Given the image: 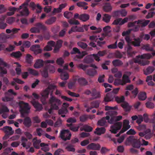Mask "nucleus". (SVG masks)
I'll return each mask as SVG.
<instances>
[{"label":"nucleus","instance_id":"1","mask_svg":"<svg viewBox=\"0 0 155 155\" xmlns=\"http://www.w3.org/2000/svg\"><path fill=\"white\" fill-rule=\"evenodd\" d=\"M56 88V86L52 84H50L48 87L42 93L41 95L43 98L41 99V100L43 104H46L45 98L48 97L50 92H51L50 94L52 96L53 93V90Z\"/></svg>","mask_w":155,"mask_h":155},{"label":"nucleus","instance_id":"2","mask_svg":"<svg viewBox=\"0 0 155 155\" xmlns=\"http://www.w3.org/2000/svg\"><path fill=\"white\" fill-rule=\"evenodd\" d=\"M127 141L131 144L132 146L134 148H139L141 145L140 138L137 139L136 137L134 136H130L127 137Z\"/></svg>","mask_w":155,"mask_h":155},{"label":"nucleus","instance_id":"3","mask_svg":"<svg viewBox=\"0 0 155 155\" xmlns=\"http://www.w3.org/2000/svg\"><path fill=\"white\" fill-rule=\"evenodd\" d=\"M19 106L20 107V112L21 117H24L25 116L26 114H28L30 109L28 103H25L22 101L19 102Z\"/></svg>","mask_w":155,"mask_h":155},{"label":"nucleus","instance_id":"4","mask_svg":"<svg viewBox=\"0 0 155 155\" xmlns=\"http://www.w3.org/2000/svg\"><path fill=\"white\" fill-rule=\"evenodd\" d=\"M49 103L52 109L55 110L59 109V106L62 104V102L55 97L52 96L49 99Z\"/></svg>","mask_w":155,"mask_h":155},{"label":"nucleus","instance_id":"5","mask_svg":"<svg viewBox=\"0 0 155 155\" xmlns=\"http://www.w3.org/2000/svg\"><path fill=\"white\" fill-rule=\"evenodd\" d=\"M119 89V88H115L113 89L112 92L108 93L104 98V101L107 102L112 101L114 98L116 97V94L118 93Z\"/></svg>","mask_w":155,"mask_h":155},{"label":"nucleus","instance_id":"6","mask_svg":"<svg viewBox=\"0 0 155 155\" xmlns=\"http://www.w3.org/2000/svg\"><path fill=\"white\" fill-rule=\"evenodd\" d=\"M72 54H78L79 55H76L74 58L75 60L77 61L78 59L82 58L85 55H86L87 53L85 51H82L81 53L80 51L76 47L74 48L72 50L71 52Z\"/></svg>","mask_w":155,"mask_h":155},{"label":"nucleus","instance_id":"7","mask_svg":"<svg viewBox=\"0 0 155 155\" xmlns=\"http://www.w3.org/2000/svg\"><path fill=\"white\" fill-rule=\"evenodd\" d=\"M60 136L61 138L64 141L70 140L71 134L68 129L62 130L60 132Z\"/></svg>","mask_w":155,"mask_h":155},{"label":"nucleus","instance_id":"8","mask_svg":"<svg viewBox=\"0 0 155 155\" xmlns=\"http://www.w3.org/2000/svg\"><path fill=\"white\" fill-rule=\"evenodd\" d=\"M130 122L127 120H125L123 121V128L116 135L117 137H119L121 134L123 133L127 130L130 127V126L129 125Z\"/></svg>","mask_w":155,"mask_h":155},{"label":"nucleus","instance_id":"9","mask_svg":"<svg viewBox=\"0 0 155 155\" xmlns=\"http://www.w3.org/2000/svg\"><path fill=\"white\" fill-rule=\"evenodd\" d=\"M122 123L121 122L115 123L114 124L111 126L110 130L112 133L116 134L117 131L120 130L122 127Z\"/></svg>","mask_w":155,"mask_h":155},{"label":"nucleus","instance_id":"10","mask_svg":"<svg viewBox=\"0 0 155 155\" xmlns=\"http://www.w3.org/2000/svg\"><path fill=\"white\" fill-rule=\"evenodd\" d=\"M151 51L152 52L151 54L150 53L144 54L142 55H138L137 56V58L138 59H150L152 57L155 56V51L154 50L153 51Z\"/></svg>","mask_w":155,"mask_h":155},{"label":"nucleus","instance_id":"11","mask_svg":"<svg viewBox=\"0 0 155 155\" xmlns=\"http://www.w3.org/2000/svg\"><path fill=\"white\" fill-rule=\"evenodd\" d=\"M21 9V10L19 12L20 14H17V16H27L29 15V12L27 7L23 6Z\"/></svg>","mask_w":155,"mask_h":155},{"label":"nucleus","instance_id":"12","mask_svg":"<svg viewBox=\"0 0 155 155\" xmlns=\"http://www.w3.org/2000/svg\"><path fill=\"white\" fill-rule=\"evenodd\" d=\"M128 18L127 17L125 18L123 20H122V18H118L115 20L114 21L112 24L116 25H122L127 22L128 21Z\"/></svg>","mask_w":155,"mask_h":155},{"label":"nucleus","instance_id":"13","mask_svg":"<svg viewBox=\"0 0 155 155\" xmlns=\"http://www.w3.org/2000/svg\"><path fill=\"white\" fill-rule=\"evenodd\" d=\"M87 149L88 150L91 149L93 150H99L101 148V146L98 143H91L87 146Z\"/></svg>","mask_w":155,"mask_h":155},{"label":"nucleus","instance_id":"14","mask_svg":"<svg viewBox=\"0 0 155 155\" xmlns=\"http://www.w3.org/2000/svg\"><path fill=\"white\" fill-rule=\"evenodd\" d=\"M45 61L41 59H38L36 60L34 65L35 68L38 69L42 67L44 65Z\"/></svg>","mask_w":155,"mask_h":155},{"label":"nucleus","instance_id":"15","mask_svg":"<svg viewBox=\"0 0 155 155\" xmlns=\"http://www.w3.org/2000/svg\"><path fill=\"white\" fill-rule=\"evenodd\" d=\"M91 96L92 97L91 99L93 100L100 98L101 97L99 92L94 88L91 90Z\"/></svg>","mask_w":155,"mask_h":155},{"label":"nucleus","instance_id":"16","mask_svg":"<svg viewBox=\"0 0 155 155\" xmlns=\"http://www.w3.org/2000/svg\"><path fill=\"white\" fill-rule=\"evenodd\" d=\"M2 130L5 133L10 135H12L14 133V131L12 130V127L8 126L4 127Z\"/></svg>","mask_w":155,"mask_h":155},{"label":"nucleus","instance_id":"17","mask_svg":"<svg viewBox=\"0 0 155 155\" xmlns=\"http://www.w3.org/2000/svg\"><path fill=\"white\" fill-rule=\"evenodd\" d=\"M110 118V117L108 116H107L105 117L102 118L101 119L98 121L97 122L98 125L102 126L105 125L107 123L106 120H109Z\"/></svg>","mask_w":155,"mask_h":155},{"label":"nucleus","instance_id":"18","mask_svg":"<svg viewBox=\"0 0 155 155\" xmlns=\"http://www.w3.org/2000/svg\"><path fill=\"white\" fill-rule=\"evenodd\" d=\"M31 102L37 110L40 111L42 109V107L41 105L38 102L35 101V100H33Z\"/></svg>","mask_w":155,"mask_h":155},{"label":"nucleus","instance_id":"19","mask_svg":"<svg viewBox=\"0 0 155 155\" xmlns=\"http://www.w3.org/2000/svg\"><path fill=\"white\" fill-rule=\"evenodd\" d=\"M63 42V41L61 39L57 41L54 50V53H56L59 51V49L62 46Z\"/></svg>","mask_w":155,"mask_h":155},{"label":"nucleus","instance_id":"20","mask_svg":"<svg viewBox=\"0 0 155 155\" xmlns=\"http://www.w3.org/2000/svg\"><path fill=\"white\" fill-rule=\"evenodd\" d=\"M126 49H127L128 56L130 57H132L135 55V52L134 51H132V48L130 45V44L127 45L126 47Z\"/></svg>","mask_w":155,"mask_h":155},{"label":"nucleus","instance_id":"21","mask_svg":"<svg viewBox=\"0 0 155 155\" xmlns=\"http://www.w3.org/2000/svg\"><path fill=\"white\" fill-rule=\"evenodd\" d=\"M23 124L27 127H29L31 126V120L29 117H27L24 118L23 121Z\"/></svg>","mask_w":155,"mask_h":155},{"label":"nucleus","instance_id":"22","mask_svg":"<svg viewBox=\"0 0 155 155\" xmlns=\"http://www.w3.org/2000/svg\"><path fill=\"white\" fill-rule=\"evenodd\" d=\"M106 131V129L104 127H97L96 129V131L94 132L95 134L100 135L102 134H104Z\"/></svg>","mask_w":155,"mask_h":155},{"label":"nucleus","instance_id":"23","mask_svg":"<svg viewBox=\"0 0 155 155\" xmlns=\"http://www.w3.org/2000/svg\"><path fill=\"white\" fill-rule=\"evenodd\" d=\"M142 39L138 38H134V41H131V44L134 47H139L140 46V44Z\"/></svg>","mask_w":155,"mask_h":155},{"label":"nucleus","instance_id":"24","mask_svg":"<svg viewBox=\"0 0 155 155\" xmlns=\"http://www.w3.org/2000/svg\"><path fill=\"white\" fill-rule=\"evenodd\" d=\"M121 81L123 85H125L127 83H130V80L129 77L126 74L123 75Z\"/></svg>","mask_w":155,"mask_h":155},{"label":"nucleus","instance_id":"25","mask_svg":"<svg viewBox=\"0 0 155 155\" xmlns=\"http://www.w3.org/2000/svg\"><path fill=\"white\" fill-rule=\"evenodd\" d=\"M121 106L123 108L124 110L126 112L130 111L131 107V106H130L129 104L126 102H123L121 104Z\"/></svg>","mask_w":155,"mask_h":155},{"label":"nucleus","instance_id":"26","mask_svg":"<svg viewBox=\"0 0 155 155\" xmlns=\"http://www.w3.org/2000/svg\"><path fill=\"white\" fill-rule=\"evenodd\" d=\"M78 83L81 86H85L87 85L88 82L87 80L83 78H81L78 80Z\"/></svg>","mask_w":155,"mask_h":155},{"label":"nucleus","instance_id":"27","mask_svg":"<svg viewBox=\"0 0 155 155\" xmlns=\"http://www.w3.org/2000/svg\"><path fill=\"white\" fill-rule=\"evenodd\" d=\"M155 68L153 67L149 66L144 71V74L147 75L152 73L155 70Z\"/></svg>","mask_w":155,"mask_h":155},{"label":"nucleus","instance_id":"28","mask_svg":"<svg viewBox=\"0 0 155 155\" xmlns=\"http://www.w3.org/2000/svg\"><path fill=\"white\" fill-rule=\"evenodd\" d=\"M100 101L99 100L94 101L90 103L91 106L93 108H98L99 106Z\"/></svg>","mask_w":155,"mask_h":155},{"label":"nucleus","instance_id":"29","mask_svg":"<svg viewBox=\"0 0 155 155\" xmlns=\"http://www.w3.org/2000/svg\"><path fill=\"white\" fill-rule=\"evenodd\" d=\"M89 15L86 14H83L80 15L79 17V19L83 21H86L89 18Z\"/></svg>","mask_w":155,"mask_h":155},{"label":"nucleus","instance_id":"30","mask_svg":"<svg viewBox=\"0 0 155 155\" xmlns=\"http://www.w3.org/2000/svg\"><path fill=\"white\" fill-rule=\"evenodd\" d=\"M22 55V54L20 51L13 52L10 54L11 57L16 58H20Z\"/></svg>","mask_w":155,"mask_h":155},{"label":"nucleus","instance_id":"31","mask_svg":"<svg viewBox=\"0 0 155 155\" xmlns=\"http://www.w3.org/2000/svg\"><path fill=\"white\" fill-rule=\"evenodd\" d=\"M142 48L143 49L147 51H154L153 48V46H150L149 44H146L144 45Z\"/></svg>","mask_w":155,"mask_h":155},{"label":"nucleus","instance_id":"32","mask_svg":"<svg viewBox=\"0 0 155 155\" xmlns=\"http://www.w3.org/2000/svg\"><path fill=\"white\" fill-rule=\"evenodd\" d=\"M86 73L90 76H94L97 74V71L94 69H89L87 70Z\"/></svg>","mask_w":155,"mask_h":155},{"label":"nucleus","instance_id":"33","mask_svg":"<svg viewBox=\"0 0 155 155\" xmlns=\"http://www.w3.org/2000/svg\"><path fill=\"white\" fill-rule=\"evenodd\" d=\"M66 126L69 128V129L70 130L73 132L77 131L79 128V126H77L76 127H74L72 123L69 124H66Z\"/></svg>","mask_w":155,"mask_h":155},{"label":"nucleus","instance_id":"34","mask_svg":"<svg viewBox=\"0 0 155 155\" xmlns=\"http://www.w3.org/2000/svg\"><path fill=\"white\" fill-rule=\"evenodd\" d=\"M103 10L107 12H111L112 9V7L110 3H106L103 7Z\"/></svg>","mask_w":155,"mask_h":155},{"label":"nucleus","instance_id":"35","mask_svg":"<svg viewBox=\"0 0 155 155\" xmlns=\"http://www.w3.org/2000/svg\"><path fill=\"white\" fill-rule=\"evenodd\" d=\"M34 25L40 30L41 29L44 31L46 30L47 29V27L41 22L37 23L35 24Z\"/></svg>","mask_w":155,"mask_h":155},{"label":"nucleus","instance_id":"36","mask_svg":"<svg viewBox=\"0 0 155 155\" xmlns=\"http://www.w3.org/2000/svg\"><path fill=\"white\" fill-rule=\"evenodd\" d=\"M56 18L53 16L48 19L45 22V23L48 25H51L54 23L56 21Z\"/></svg>","mask_w":155,"mask_h":155},{"label":"nucleus","instance_id":"37","mask_svg":"<svg viewBox=\"0 0 155 155\" xmlns=\"http://www.w3.org/2000/svg\"><path fill=\"white\" fill-rule=\"evenodd\" d=\"M112 64L114 66L117 67L121 66L123 63L122 61L119 59H115L113 61Z\"/></svg>","mask_w":155,"mask_h":155},{"label":"nucleus","instance_id":"38","mask_svg":"<svg viewBox=\"0 0 155 155\" xmlns=\"http://www.w3.org/2000/svg\"><path fill=\"white\" fill-rule=\"evenodd\" d=\"M41 74L43 77L45 78L48 77V68L47 67H45L44 68L41 72Z\"/></svg>","mask_w":155,"mask_h":155},{"label":"nucleus","instance_id":"39","mask_svg":"<svg viewBox=\"0 0 155 155\" xmlns=\"http://www.w3.org/2000/svg\"><path fill=\"white\" fill-rule=\"evenodd\" d=\"M138 97L140 100H144L147 98L146 94L145 92H140L138 94Z\"/></svg>","mask_w":155,"mask_h":155},{"label":"nucleus","instance_id":"40","mask_svg":"<svg viewBox=\"0 0 155 155\" xmlns=\"http://www.w3.org/2000/svg\"><path fill=\"white\" fill-rule=\"evenodd\" d=\"M111 16L108 14H104L103 17V20L106 23H108L110 21Z\"/></svg>","mask_w":155,"mask_h":155},{"label":"nucleus","instance_id":"41","mask_svg":"<svg viewBox=\"0 0 155 155\" xmlns=\"http://www.w3.org/2000/svg\"><path fill=\"white\" fill-rule=\"evenodd\" d=\"M93 58L90 56H87L85 57L83 60L84 63L90 64L93 62Z\"/></svg>","mask_w":155,"mask_h":155},{"label":"nucleus","instance_id":"42","mask_svg":"<svg viewBox=\"0 0 155 155\" xmlns=\"http://www.w3.org/2000/svg\"><path fill=\"white\" fill-rule=\"evenodd\" d=\"M41 142V141L40 139L34 141L33 143L34 147L36 149H40V144Z\"/></svg>","mask_w":155,"mask_h":155},{"label":"nucleus","instance_id":"43","mask_svg":"<svg viewBox=\"0 0 155 155\" xmlns=\"http://www.w3.org/2000/svg\"><path fill=\"white\" fill-rule=\"evenodd\" d=\"M28 71L30 74L34 76H37L39 74L37 71L32 68H28Z\"/></svg>","mask_w":155,"mask_h":155},{"label":"nucleus","instance_id":"44","mask_svg":"<svg viewBox=\"0 0 155 155\" xmlns=\"http://www.w3.org/2000/svg\"><path fill=\"white\" fill-rule=\"evenodd\" d=\"M33 57L32 56L29 54H27L26 57V60L27 63L28 64H31L33 61Z\"/></svg>","mask_w":155,"mask_h":155},{"label":"nucleus","instance_id":"45","mask_svg":"<svg viewBox=\"0 0 155 155\" xmlns=\"http://www.w3.org/2000/svg\"><path fill=\"white\" fill-rule=\"evenodd\" d=\"M77 45L78 46L84 49L86 48L87 47V45L86 43L81 41L78 42Z\"/></svg>","mask_w":155,"mask_h":155},{"label":"nucleus","instance_id":"46","mask_svg":"<svg viewBox=\"0 0 155 155\" xmlns=\"http://www.w3.org/2000/svg\"><path fill=\"white\" fill-rule=\"evenodd\" d=\"M73 145L69 144L66 147L65 149L68 151L74 152L75 151V149Z\"/></svg>","mask_w":155,"mask_h":155},{"label":"nucleus","instance_id":"47","mask_svg":"<svg viewBox=\"0 0 155 155\" xmlns=\"http://www.w3.org/2000/svg\"><path fill=\"white\" fill-rule=\"evenodd\" d=\"M6 37L4 33L0 34V43H4L6 42Z\"/></svg>","mask_w":155,"mask_h":155},{"label":"nucleus","instance_id":"48","mask_svg":"<svg viewBox=\"0 0 155 155\" xmlns=\"http://www.w3.org/2000/svg\"><path fill=\"white\" fill-rule=\"evenodd\" d=\"M68 112L67 109H64V108H61L59 109L58 111L59 114H66Z\"/></svg>","mask_w":155,"mask_h":155},{"label":"nucleus","instance_id":"49","mask_svg":"<svg viewBox=\"0 0 155 155\" xmlns=\"http://www.w3.org/2000/svg\"><path fill=\"white\" fill-rule=\"evenodd\" d=\"M45 67L48 68V70H49L50 73H53L55 72V69L54 66L49 64V65H46Z\"/></svg>","mask_w":155,"mask_h":155},{"label":"nucleus","instance_id":"50","mask_svg":"<svg viewBox=\"0 0 155 155\" xmlns=\"http://www.w3.org/2000/svg\"><path fill=\"white\" fill-rule=\"evenodd\" d=\"M9 111V110L7 107L3 106L0 109V114H2L3 113L8 112Z\"/></svg>","mask_w":155,"mask_h":155},{"label":"nucleus","instance_id":"51","mask_svg":"<svg viewBox=\"0 0 155 155\" xmlns=\"http://www.w3.org/2000/svg\"><path fill=\"white\" fill-rule=\"evenodd\" d=\"M137 62L139 64L143 66H144L149 64V61L147 60H138L137 61Z\"/></svg>","mask_w":155,"mask_h":155},{"label":"nucleus","instance_id":"52","mask_svg":"<svg viewBox=\"0 0 155 155\" xmlns=\"http://www.w3.org/2000/svg\"><path fill=\"white\" fill-rule=\"evenodd\" d=\"M115 98V101L118 103L124 102V96H122L121 97L116 96Z\"/></svg>","mask_w":155,"mask_h":155},{"label":"nucleus","instance_id":"53","mask_svg":"<svg viewBox=\"0 0 155 155\" xmlns=\"http://www.w3.org/2000/svg\"><path fill=\"white\" fill-rule=\"evenodd\" d=\"M68 22L71 25H78L80 24L78 21L75 20L74 19H71L69 20Z\"/></svg>","mask_w":155,"mask_h":155},{"label":"nucleus","instance_id":"54","mask_svg":"<svg viewBox=\"0 0 155 155\" xmlns=\"http://www.w3.org/2000/svg\"><path fill=\"white\" fill-rule=\"evenodd\" d=\"M60 77L61 79L62 80H66L69 78L68 74L66 73H61Z\"/></svg>","mask_w":155,"mask_h":155},{"label":"nucleus","instance_id":"55","mask_svg":"<svg viewBox=\"0 0 155 155\" xmlns=\"http://www.w3.org/2000/svg\"><path fill=\"white\" fill-rule=\"evenodd\" d=\"M87 115L83 114L80 117V120L81 122H84L87 120Z\"/></svg>","mask_w":155,"mask_h":155},{"label":"nucleus","instance_id":"56","mask_svg":"<svg viewBox=\"0 0 155 155\" xmlns=\"http://www.w3.org/2000/svg\"><path fill=\"white\" fill-rule=\"evenodd\" d=\"M64 15L65 17L69 19L72 17L73 14L72 12L66 11L64 12Z\"/></svg>","mask_w":155,"mask_h":155},{"label":"nucleus","instance_id":"57","mask_svg":"<svg viewBox=\"0 0 155 155\" xmlns=\"http://www.w3.org/2000/svg\"><path fill=\"white\" fill-rule=\"evenodd\" d=\"M77 80L74 79V80L72 81H71L68 83V87L70 89H72L74 86Z\"/></svg>","mask_w":155,"mask_h":155},{"label":"nucleus","instance_id":"58","mask_svg":"<svg viewBox=\"0 0 155 155\" xmlns=\"http://www.w3.org/2000/svg\"><path fill=\"white\" fill-rule=\"evenodd\" d=\"M7 10V8L3 5H0V14L5 12Z\"/></svg>","mask_w":155,"mask_h":155},{"label":"nucleus","instance_id":"59","mask_svg":"<svg viewBox=\"0 0 155 155\" xmlns=\"http://www.w3.org/2000/svg\"><path fill=\"white\" fill-rule=\"evenodd\" d=\"M30 31L32 33H39L40 32V30L36 27H33L31 28Z\"/></svg>","mask_w":155,"mask_h":155},{"label":"nucleus","instance_id":"60","mask_svg":"<svg viewBox=\"0 0 155 155\" xmlns=\"http://www.w3.org/2000/svg\"><path fill=\"white\" fill-rule=\"evenodd\" d=\"M30 0H26L24 3L19 6V8H18V10H20L21 8L23 7V6L25 7L28 8V3L30 2Z\"/></svg>","mask_w":155,"mask_h":155},{"label":"nucleus","instance_id":"61","mask_svg":"<svg viewBox=\"0 0 155 155\" xmlns=\"http://www.w3.org/2000/svg\"><path fill=\"white\" fill-rule=\"evenodd\" d=\"M114 84L115 86H118L120 85H123L121 81V79H116L114 82Z\"/></svg>","mask_w":155,"mask_h":155},{"label":"nucleus","instance_id":"62","mask_svg":"<svg viewBox=\"0 0 155 155\" xmlns=\"http://www.w3.org/2000/svg\"><path fill=\"white\" fill-rule=\"evenodd\" d=\"M117 114V112L114 110L109 111L106 113V114L109 115L110 116H115Z\"/></svg>","mask_w":155,"mask_h":155},{"label":"nucleus","instance_id":"63","mask_svg":"<svg viewBox=\"0 0 155 155\" xmlns=\"http://www.w3.org/2000/svg\"><path fill=\"white\" fill-rule=\"evenodd\" d=\"M15 20V18L13 17H10L7 19V22L10 24L13 23Z\"/></svg>","mask_w":155,"mask_h":155},{"label":"nucleus","instance_id":"64","mask_svg":"<svg viewBox=\"0 0 155 155\" xmlns=\"http://www.w3.org/2000/svg\"><path fill=\"white\" fill-rule=\"evenodd\" d=\"M77 121L76 119L74 117H70L67 120V122L68 123H76Z\"/></svg>","mask_w":155,"mask_h":155}]
</instances>
